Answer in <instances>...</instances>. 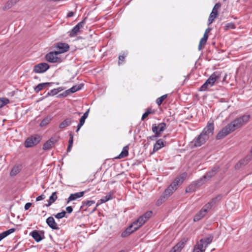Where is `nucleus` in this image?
Masks as SVG:
<instances>
[{
	"mask_svg": "<svg viewBox=\"0 0 252 252\" xmlns=\"http://www.w3.org/2000/svg\"><path fill=\"white\" fill-rule=\"evenodd\" d=\"M128 149L129 148L128 145L125 146L123 148L122 151L117 158L120 159L127 157L128 155Z\"/></svg>",
	"mask_w": 252,
	"mask_h": 252,
	"instance_id": "nucleus-26",
	"label": "nucleus"
},
{
	"mask_svg": "<svg viewBox=\"0 0 252 252\" xmlns=\"http://www.w3.org/2000/svg\"><path fill=\"white\" fill-rule=\"evenodd\" d=\"M86 18H84L81 22L76 25L70 31L68 32L70 37H74L76 35L86 23Z\"/></svg>",
	"mask_w": 252,
	"mask_h": 252,
	"instance_id": "nucleus-7",
	"label": "nucleus"
},
{
	"mask_svg": "<svg viewBox=\"0 0 252 252\" xmlns=\"http://www.w3.org/2000/svg\"><path fill=\"white\" fill-rule=\"evenodd\" d=\"M41 137L37 135H33L29 137L25 142L24 145L26 148H30L37 145L41 140Z\"/></svg>",
	"mask_w": 252,
	"mask_h": 252,
	"instance_id": "nucleus-5",
	"label": "nucleus"
},
{
	"mask_svg": "<svg viewBox=\"0 0 252 252\" xmlns=\"http://www.w3.org/2000/svg\"><path fill=\"white\" fill-rule=\"evenodd\" d=\"M143 224H144V221L142 220V218H138V219L131 223L130 226H131V228L135 231Z\"/></svg>",
	"mask_w": 252,
	"mask_h": 252,
	"instance_id": "nucleus-17",
	"label": "nucleus"
},
{
	"mask_svg": "<svg viewBox=\"0 0 252 252\" xmlns=\"http://www.w3.org/2000/svg\"><path fill=\"white\" fill-rule=\"evenodd\" d=\"M94 203L95 201L94 200H86L83 202V205L84 206H90L94 204Z\"/></svg>",
	"mask_w": 252,
	"mask_h": 252,
	"instance_id": "nucleus-45",
	"label": "nucleus"
},
{
	"mask_svg": "<svg viewBox=\"0 0 252 252\" xmlns=\"http://www.w3.org/2000/svg\"><path fill=\"white\" fill-rule=\"evenodd\" d=\"M222 198V195L219 194L217 195L216 197L212 199V200L209 202L205 205L207 208L209 209H211L213 206H214L216 204H217L219 201H220Z\"/></svg>",
	"mask_w": 252,
	"mask_h": 252,
	"instance_id": "nucleus-13",
	"label": "nucleus"
},
{
	"mask_svg": "<svg viewBox=\"0 0 252 252\" xmlns=\"http://www.w3.org/2000/svg\"><path fill=\"white\" fill-rule=\"evenodd\" d=\"M30 235L37 242H39L45 238L43 230L37 231L35 230L31 232Z\"/></svg>",
	"mask_w": 252,
	"mask_h": 252,
	"instance_id": "nucleus-10",
	"label": "nucleus"
},
{
	"mask_svg": "<svg viewBox=\"0 0 252 252\" xmlns=\"http://www.w3.org/2000/svg\"><path fill=\"white\" fill-rule=\"evenodd\" d=\"M208 38V35H206V34H204L203 37L200 39L198 45V50H201L204 46L206 44Z\"/></svg>",
	"mask_w": 252,
	"mask_h": 252,
	"instance_id": "nucleus-24",
	"label": "nucleus"
},
{
	"mask_svg": "<svg viewBox=\"0 0 252 252\" xmlns=\"http://www.w3.org/2000/svg\"><path fill=\"white\" fill-rule=\"evenodd\" d=\"M134 232V231L133 229L131 228V226L129 225L124 232H122L121 234V237L123 238L126 237Z\"/></svg>",
	"mask_w": 252,
	"mask_h": 252,
	"instance_id": "nucleus-27",
	"label": "nucleus"
},
{
	"mask_svg": "<svg viewBox=\"0 0 252 252\" xmlns=\"http://www.w3.org/2000/svg\"><path fill=\"white\" fill-rule=\"evenodd\" d=\"M170 196L167 194H165V191L163 192L162 195L160 197V198L157 201V205L158 206L160 205L163 202H164L167 198Z\"/></svg>",
	"mask_w": 252,
	"mask_h": 252,
	"instance_id": "nucleus-30",
	"label": "nucleus"
},
{
	"mask_svg": "<svg viewBox=\"0 0 252 252\" xmlns=\"http://www.w3.org/2000/svg\"><path fill=\"white\" fill-rule=\"evenodd\" d=\"M187 175L186 172H184L177 177L170 185L164 190L165 194L170 196L178 189L179 186L183 183Z\"/></svg>",
	"mask_w": 252,
	"mask_h": 252,
	"instance_id": "nucleus-3",
	"label": "nucleus"
},
{
	"mask_svg": "<svg viewBox=\"0 0 252 252\" xmlns=\"http://www.w3.org/2000/svg\"><path fill=\"white\" fill-rule=\"evenodd\" d=\"M56 47L59 50L57 51L59 54L66 52L69 49V46L65 43L59 42L57 44Z\"/></svg>",
	"mask_w": 252,
	"mask_h": 252,
	"instance_id": "nucleus-12",
	"label": "nucleus"
},
{
	"mask_svg": "<svg viewBox=\"0 0 252 252\" xmlns=\"http://www.w3.org/2000/svg\"><path fill=\"white\" fill-rule=\"evenodd\" d=\"M69 139L68 141V144H71L73 145V134L70 132L69 134Z\"/></svg>",
	"mask_w": 252,
	"mask_h": 252,
	"instance_id": "nucleus-51",
	"label": "nucleus"
},
{
	"mask_svg": "<svg viewBox=\"0 0 252 252\" xmlns=\"http://www.w3.org/2000/svg\"><path fill=\"white\" fill-rule=\"evenodd\" d=\"M221 76V73L220 71L214 72L211 76L208 78L210 81L212 82L214 84L215 82L219 80Z\"/></svg>",
	"mask_w": 252,
	"mask_h": 252,
	"instance_id": "nucleus-21",
	"label": "nucleus"
},
{
	"mask_svg": "<svg viewBox=\"0 0 252 252\" xmlns=\"http://www.w3.org/2000/svg\"><path fill=\"white\" fill-rule=\"evenodd\" d=\"M52 119V117L51 116H48L45 117L40 123V126L43 127L47 126L50 123Z\"/></svg>",
	"mask_w": 252,
	"mask_h": 252,
	"instance_id": "nucleus-29",
	"label": "nucleus"
},
{
	"mask_svg": "<svg viewBox=\"0 0 252 252\" xmlns=\"http://www.w3.org/2000/svg\"><path fill=\"white\" fill-rule=\"evenodd\" d=\"M71 94V92H70L69 89H68L67 90L65 91L63 93L59 94L57 97H66V96H67V95H69Z\"/></svg>",
	"mask_w": 252,
	"mask_h": 252,
	"instance_id": "nucleus-44",
	"label": "nucleus"
},
{
	"mask_svg": "<svg viewBox=\"0 0 252 252\" xmlns=\"http://www.w3.org/2000/svg\"><path fill=\"white\" fill-rule=\"evenodd\" d=\"M83 86V84H81L78 85H75L73 86L72 87H71L70 89H69L70 92L71 93H74L77 91L80 90Z\"/></svg>",
	"mask_w": 252,
	"mask_h": 252,
	"instance_id": "nucleus-36",
	"label": "nucleus"
},
{
	"mask_svg": "<svg viewBox=\"0 0 252 252\" xmlns=\"http://www.w3.org/2000/svg\"><path fill=\"white\" fill-rule=\"evenodd\" d=\"M72 145H71V144H68V147H67V152H69L70 151V150H71V149L72 148Z\"/></svg>",
	"mask_w": 252,
	"mask_h": 252,
	"instance_id": "nucleus-61",
	"label": "nucleus"
},
{
	"mask_svg": "<svg viewBox=\"0 0 252 252\" xmlns=\"http://www.w3.org/2000/svg\"><path fill=\"white\" fill-rule=\"evenodd\" d=\"M9 103V100L5 97L0 98V108Z\"/></svg>",
	"mask_w": 252,
	"mask_h": 252,
	"instance_id": "nucleus-37",
	"label": "nucleus"
},
{
	"mask_svg": "<svg viewBox=\"0 0 252 252\" xmlns=\"http://www.w3.org/2000/svg\"><path fill=\"white\" fill-rule=\"evenodd\" d=\"M32 204L31 203H27L24 207L25 210H28L30 207L32 206Z\"/></svg>",
	"mask_w": 252,
	"mask_h": 252,
	"instance_id": "nucleus-57",
	"label": "nucleus"
},
{
	"mask_svg": "<svg viewBox=\"0 0 252 252\" xmlns=\"http://www.w3.org/2000/svg\"><path fill=\"white\" fill-rule=\"evenodd\" d=\"M58 94L57 90L56 89H54L52 90H51L50 92H49L46 96L52 95L54 96Z\"/></svg>",
	"mask_w": 252,
	"mask_h": 252,
	"instance_id": "nucleus-50",
	"label": "nucleus"
},
{
	"mask_svg": "<svg viewBox=\"0 0 252 252\" xmlns=\"http://www.w3.org/2000/svg\"><path fill=\"white\" fill-rule=\"evenodd\" d=\"M197 189L196 185L193 182L191 183L186 189V192H192L195 191Z\"/></svg>",
	"mask_w": 252,
	"mask_h": 252,
	"instance_id": "nucleus-31",
	"label": "nucleus"
},
{
	"mask_svg": "<svg viewBox=\"0 0 252 252\" xmlns=\"http://www.w3.org/2000/svg\"><path fill=\"white\" fill-rule=\"evenodd\" d=\"M52 84H54V83L46 82V83H40L34 87V90L36 93H38L40 91L42 90L43 89L46 88L47 87L50 86Z\"/></svg>",
	"mask_w": 252,
	"mask_h": 252,
	"instance_id": "nucleus-18",
	"label": "nucleus"
},
{
	"mask_svg": "<svg viewBox=\"0 0 252 252\" xmlns=\"http://www.w3.org/2000/svg\"><path fill=\"white\" fill-rule=\"evenodd\" d=\"M167 96V94H164V95H162L161 96L158 97L157 100H156V103L158 105V106H160L162 102L164 100V99L165 98H166Z\"/></svg>",
	"mask_w": 252,
	"mask_h": 252,
	"instance_id": "nucleus-39",
	"label": "nucleus"
},
{
	"mask_svg": "<svg viewBox=\"0 0 252 252\" xmlns=\"http://www.w3.org/2000/svg\"><path fill=\"white\" fill-rule=\"evenodd\" d=\"M46 222L51 228L55 230L59 229V227H58L57 223L55 222L53 217H48L46 219Z\"/></svg>",
	"mask_w": 252,
	"mask_h": 252,
	"instance_id": "nucleus-16",
	"label": "nucleus"
},
{
	"mask_svg": "<svg viewBox=\"0 0 252 252\" xmlns=\"http://www.w3.org/2000/svg\"><path fill=\"white\" fill-rule=\"evenodd\" d=\"M19 1V0H9L5 3V4L3 7V9L7 10V9L10 8L11 7H12V6H13L15 4H16Z\"/></svg>",
	"mask_w": 252,
	"mask_h": 252,
	"instance_id": "nucleus-28",
	"label": "nucleus"
},
{
	"mask_svg": "<svg viewBox=\"0 0 252 252\" xmlns=\"http://www.w3.org/2000/svg\"><path fill=\"white\" fill-rule=\"evenodd\" d=\"M113 198V194L109 193L106 195V196L102 197L99 202L96 204V207H97L99 204L106 202L107 201L111 200Z\"/></svg>",
	"mask_w": 252,
	"mask_h": 252,
	"instance_id": "nucleus-23",
	"label": "nucleus"
},
{
	"mask_svg": "<svg viewBox=\"0 0 252 252\" xmlns=\"http://www.w3.org/2000/svg\"><path fill=\"white\" fill-rule=\"evenodd\" d=\"M66 212L64 211L59 213L55 215V217L58 219H62L65 217Z\"/></svg>",
	"mask_w": 252,
	"mask_h": 252,
	"instance_id": "nucleus-43",
	"label": "nucleus"
},
{
	"mask_svg": "<svg viewBox=\"0 0 252 252\" xmlns=\"http://www.w3.org/2000/svg\"><path fill=\"white\" fill-rule=\"evenodd\" d=\"M45 198V195L44 194H41V195L38 196V197H36V201H39L40 200H42L44 199Z\"/></svg>",
	"mask_w": 252,
	"mask_h": 252,
	"instance_id": "nucleus-54",
	"label": "nucleus"
},
{
	"mask_svg": "<svg viewBox=\"0 0 252 252\" xmlns=\"http://www.w3.org/2000/svg\"><path fill=\"white\" fill-rule=\"evenodd\" d=\"M193 182L196 185V187L197 188V189L204 184V181L202 178H200L199 179Z\"/></svg>",
	"mask_w": 252,
	"mask_h": 252,
	"instance_id": "nucleus-40",
	"label": "nucleus"
},
{
	"mask_svg": "<svg viewBox=\"0 0 252 252\" xmlns=\"http://www.w3.org/2000/svg\"><path fill=\"white\" fill-rule=\"evenodd\" d=\"M166 124L165 123H161L158 125L156 124H153L152 126V130L153 133L159 136L161 133L165 129Z\"/></svg>",
	"mask_w": 252,
	"mask_h": 252,
	"instance_id": "nucleus-6",
	"label": "nucleus"
},
{
	"mask_svg": "<svg viewBox=\"0 0 252 252\" xmlns=\"http://www.w3.org/2000/svg\"><path fill=\"white\" fill-rule=\"evenodd\" d=\"M213 236L209 235L208 237L201 239L194 246L192 252H205L208 245L213 239Z\"/></svg>",
	"mask_w": 252,
	"mask_h": 252,
	"instance_id": "nucleus-4",
	"label": "nucleus"
},
{
	"mask_svg": "<svg viewBox=\"0 0 252 252\" xmlns=\"http://www.w3.org/2000/svg\"><path fill=\"white\" fill-rule=\"evenodd\" d=\"M155 113V111L152 110L151 108H148L147 111L143 114L141 120L143 121L146 118H147L150 114Z\"/></svg>",
	"mask_w": 252,
	"mask_h": 252,
	"instance_id": "nucleus-34",
	"label": "nucleus"
},
{
	"mask_svg": "<svg viewBox=\"0 0 252 252\" xmlns=\"http://www.w3.org/2000/svg\"><path fill=\"white\" fill-rule=\"evenodd\" d=\"M85 191H81L75 193L71 194L69 197L67 198V203L70 201L75 200L77 198H80L84 195Z\"/></svg>",
	"mask_w": 252,
	"mask_h": 252,
	"instance_id": "nucleus-19",
	"label": "nucleus"
},
{
	"mask_svg": "<svg viewBox=\"0 0 252 252\" xmlns=\"http://www.w3.org/2000/svg\"><path fill=\"white\" fill-rule=\"evenodd\" d=\"M252 159L251 156H247L245 157L243 159L241 160L239 163L236 165V166H238V164H240L241 165H246Z\"/></svg>",
	"mask_w": 252,
	"mask_h": 252,
	"instance_id": "nucleus-35",
	"label": "nucleus"
},
{
	"mask_svg": "<svg viewBox=\"0 0 252 252\" xmlns=\"http://www.w3.org/2000/svg\"><path fill=\"white\" fill-rule=\"evenodd\" d=\"M58 198L57 195V192H54L52 195L49 197V199L48 200V203L45 204L46 207L50 206L52 203H54Z\"/></svg>",
	"mask_w": 252,
	"mask_h": 252,
	"instance_id": "nucleus-25",
	"label": "nucleus"
},
{
	"mask_svg": "<svg viewBox=\"0 0 252 252\" xmlns=\"http://www.w3.org/2000/svg\"><path fill=\"white\" fill-rule=\"evenodd\" d=\"M152 214V212L151 211H147L139 218H142V220L144 221L145 223V222L151 217Z\"/></svg>",
	"mask_w": 252,
	"mask_h": 252,
	"instance_id": "nucleus-33",
	"label": "nucleus"
},
{
	"mask_svg": "<svg viewBox=\"0 0 252 252\" xmlns=\"http://www.w3.org/2000/svg\"><path fill=\"white\" fill-rule=\"evenodd\" d=\"M66 210L68 213L70 214L73 211V209L71 206H68L66 208Z\"/></svg>",
	"mask_w": 252,
	"mask_h": 252,
	"instance_id": "nucleus-56",
	"label": "nucleus"
},
{
	"mask_svg": "<svg viewBox=\"0 0 252 252\" xmlns=\"http://www.w3.org/2000/svg\"><path fill=\"white\" fill-rule=\"evenodd\" d=\"M126 54H123L122 55H120L119 57V62H118V64L120 65L121 64H122L125 61V59L126 58Z\"/></svg>",
	"mask_w": 252,
	"mask_h": 252,
	"instance_id": "nucleus-46",
	"label": "nucleus"
},
{
	"mask_svg": "<svg viewBox=\"0 0 252 252\" xmlns=\"http://www.w3.org/2000/svg\"><path fill=\"white\" fill-rule=\"evenodd\" d=\"M59 54L57 51L51 52L48 53L46 56L45 59L48 62L55 63L58 62V61L60 59L57 55Z\"/></svg>",
	"mask_w": 252,
	"mask_h": 252,
	"instance_id": "nucleus-11",
	"label": "nucleus"
},
{
	"mask_svg": "<svg viewBox=\"0 0 252 252\" xmlns=\"http://www.w3.org/2000/svg\"><path fill=\"white\" fill-rule=\"evenodd\" d=\"M86 119L84 118V117H81V118L79 120V123H78V125H80V126H83V125L85 123V120Z\"/></svg>",
	"mask_w": 252,
	"mask_h": 252,
	"instance_id": "nucleus-53",
	"label": "nucleus"
},
{
	"mask_svg": "<svg viewBox=\"0 0 252 252\" xmlns=\"http://www.w3.org/2000/svg\"><path fill=\"white\" fill-rule=\"evenodd\" d=\"M211 29L208 28H207L205 32V33L204 34H206V35H208V33L209 32L211 31Z\"/></svg>",
	"mask_w": 252,
	"mask_h": 252,
	"instance_id": "nucleus-62",
	"label": "nucleus"
},
{
	"mask_svg": "<svg viewBox=\"0 0 252 252\" xmlns=\"http://www.w3.org/2000/svg\"><path fill=\"white\" fill-rule=\"evenodd\" d=\"M219 166H214L212 169V170L207 172L206 173V174L203 176V178L204 179H208L211 178L212 177H214L217 174V173L219 171Z\"/></svg>",
	"mask_w": 252,
	"mask_h": 252,
	"instance_id": "nucleus-14",
	"label": "nucleus"
},
{
	"mask_svg": "<svg viewBox=\"0 0 252 252\" xmlns=\"http://www.w3.org/2000/svg\"><path fill=\"white\" fill-rule=\"evenodd\" d=\"M173 252H180L181 250L176 245L171 250Z\"/></svg>",
	"mask_w": 252,
	"mask_h": 252,
	"instance_id": "nucleus-55",
	"label": "nucleus"
},
{
	"mask_svg": "<svg viewBox=\"0 0 252 252\" xmlns=\"http://www.w3.org/2000/svg\"><path fill=\"white\" fill-rule=\"evenodd\" d=\"M82 126H80L79 125H77V129L76 130V132H78L79 130V129H80V128L82 127Z\"/></svg>",
	"mask_w": 252,
	"mask_h": 252,
	"instance_id": "nucleus-64",
	"label": "nucleus"
},
{
	"mask_svg": "<svg viewBox=\"0 0 252 252\" xmlns=\"http://www.w3.org/2000/svg\"><path fill=\"white\" fill-rule=\"evenodd\" d=\"M250 118V116L247 115H243L242 117L235 119L221 129L217 134L216 137V139L219 140L224 138L236 129L241 127L243 125L246 124L249 121Z\"/></svg>",
	"mask_w": 252,
	"mask_h": 252,
	"instance_id": "nucleus-1",
	"label": "nucleus"
},
{
	"mask_svg": "<svg viewBox=\"0 0 252 252\" xmlns=\"http://www.w3.org/2000/svg\"><path fill=\"white\" fill-rule=\"evenodd\" d=\"M165 145L163 141L161 139L158 140L154 145L153 152L154 153L157 152L161 148L164 147Z\"/></svg>",
	"mask_w": 252,
	"mask_h": 252,
	"instance_id": "nucleus-20",
	"label": "nucleus"
},
{
	"mask_svg": "<svg viewBox=\"0 0 252 252\" xmlns=\"http://www.w3.org/2000/svg\"><path fill=\"white\" fill-rule=\"evenodd\" d=\"M187 242V240L186 239H183L179 243H178L176 245L179 248V249L181 251V250L184 247L185 244Z\"/></svg>",
	"mask_w": 252,
	"mask_h": 252,
	"instance_id": "nucleus-41",
	"label": "nucleus"
},
{
	"mask_svg": "<svg viewBox=\"0 0 252 252\" xmlns=\"http://www.w3.org/2000/svg\"><path fill=\"white\" fill-rule=\"evenodd\" d=\"M221 7V4L220 2L217 3L213 8L211 13L210 14L208 22L209 25L214 21V19L217 17L218 15V10Z\"/></svg>",
	"mask_w": 252,
	"mask_h": 252,
	"instance_id": "nucleus-9",
	"label": "nucleus"
},
{
	"mask_svg": "<svg viewBox=\"0 0 252 252\" xmlns=\"http://www.w3.org/2000/svg\"><path fill=\"white\" fill-rule=\"evenodd\" d=\"M15 228H11L9 230H7L5 231H4L3 232H2L1 233L2 234V235L4 236V237H6V236H7L8 235H9V234L13 233L14 232H15Z\"/></svg>",
	"mask_w": 252,
	"mask_h": 252,
	"instance_id": "nucleus-42",
	"label": "nucleus"
},
{
	"mask_svg": "<svg viewBox=\"0 0 252 252\" xmlns=\"http://www.w3.org/2000/svg\"><path fill=\"white\" fill-rule=\"evenodd\" d=\"M21 170V166H14L10 172V175L11 176H14L16 175L18 173L20 172Z\"/></svg>",
	"mask_w": 252,
	"mask_h": 252,
	"instance_id": "nucleus-32",
	"label": "nucleus"
},
{
	"mask_svg": "<svg viewBox=\"0 0 252 252\" xmlns=\"http://www.w3.org/2000/svg\"><path fill=\"white\" fill-rule=\"evenodd\" d=\"M89 109H88L84 114L82 116V117H84L86 119H87V118L88 117V115H89Z\"/></svg>",
	"mask_w": 252,
	"mask_h": 252,
	"instance_id": "nucleus-59",
	"label": "nucleus"
},
{
	"mask_svg": "<svg viewBox=\"0 0 252 252\" xmlns=\"http://www.w3.org/2000/svg\"><path fill=\"white\" fill-rule=\"evenodd\" d=\"M74 14V13L72 11H70L69 12L67 15V17H72Z\"/></svg>",
	"mask_w": 252,
	"mask_h": 252,
	"instance_id": "nucleus-60",
	"label": "nucleus"
},
{
	"mask_svg": "<svg viewBox=\"0 0 252 252\" xmlns=\"http://www.w3.org/2000/svg\"><path fill=\"white\" fill-rule=\"evenodd\" d=\"M56 89L57 90V93H58L61 92L62 91H63V88L62 87H59Z\"/></svg>",
	"mask_w": 252,
	"mask_h": 252,
	"instance_id": "nucleus-63",
	"label": "nucleus"
},
{
	"mask_svg": "<svg viewBox=\"0 0 252 252\" xmlns=\"http://www.w3.org/2000/svg\"><path fill=\"white\" fill-rule=\"evenodd\" d=\"M235 28H236L235 25L233 23H227L225 26V30H227L229 29H234Z\"/></svg>",
	"mask_w": 252,
	"mask_h": 252,
	"instance_id": "nucleus-49",
	"label": "nucleus"
},
{
	"mask_svg": "<svg viewBox=\"0 0 252 252\" xmlns=\"http://www.w3.org/2000/svg\"><path fill=\"white\" fill-rule=\"evenodd\" d=\"M214 125L213 122H208L207 126L201 133L192 141L194 147H199L204 144L210 136L213 134Z\"/></svg>",
	"mask_w": 252,
	"mask_h": 252,
	"instance_id": "nucleus-2",
	"label": "nucleus"
},
{
	"mask_svg": "<svg viewBox=\"0 0 252 252\" xmlns=\"http://www.w3.org/2000/svg\"><path fill=\"white\" fill-rule=\"evenodd\" d=\"M59 136H54L51 137L49 140L52 142V144L54 145L59 140Z\"/></svg>",
	"mask_w": 252,
	"mask_h": 252,
	"instance_id": "nucleus-48",
	"label": "nucleus"
},
{
	"mask_svg": "<svg viewBox=\"0 0 252 252\" xmlns=\"http://www.w3.org/2000/svg\"><path fill=\"white\" fill-rule=\"evenodd\" d=\"M53 145L52 142L48 140L44 144L42 149L44 150H47L51 149Z\"/></svg>",
	"mask_w": 252,
	"mask_h": 252,
	"instance_id": "nucleus-38",
	"label": "nucleus"
},
{
	"mask_svg": "<svg viewBox=\"0 0 252 252\" xmlns=\"http://www.w3.org/2000/svg\"><path fill=\"white\" fill-rule=\"evenodd\" d=\"M208 210L209 209L207 208L206 205H205L204 207L200 210L198 213L195 216L194 221H198L201 218H203L205 216Z\"/></svg>",
	"mask_w": 252,
	"mask_h": 252,
	"instance_id": "nucleus-15",
	"label": "nucleus"
},
{
	"mask_svg": "<svg viewBox=\"0 0 252 252\" xmlns=\"http://www.w3.org/2000/svg\"><path fill=\"white\" fill-rule=\"evenodd\" d=\"M72 122L73 120L71 118H66L59 125V127L61 129H64L65 127L71 125Z\"/></svg>",
	"mask_w": 252,
	"mask_h": 252,
	"instance_id": "nucleus-22",
	"label": "nucleus"
},
{
	"mask_svg": "<svg viewBox=\"0 0 252 252\" xmlns=\"http://www.w3.org/2000/svg\"><path fill=\"white\" fill-rule=\"evenodd\" d=\"M160 136L158 135H157L156 134H155L154 135H152V136H150L149 137H148L147 138L148 139H150L151 140H153V141H154L156 139V138L158 137H159Z\"/></svg>",
	"mask_w": 252,
	"mask_h": 252,
	"instance_id": "nucleus-52",
	"label": "nucleus"
},
{
	"mask_svg": "<svg viewBox=\"0 0 252 252\" xmlns=\"http://www.w3.org/2000/svg\"><path fill=\"white\" fill-rule=\"evenodd\" d=\"M206 82L207 83V85H208L210 87L214 85V84L212 83V82L210 81V80H209L208 79L206 81Z\"/></svg>",
	"mask_w": 252,
	"mask_h": 252,
	"instance_id": "nucleus-58",
	"label": "nucleus"
},
{
	"mask_svg": "<svg viewBox=\"0 0 252 252\" xmlns=\"http://www.w3.org/2000/svg\"><path fill=\"white\" fill-rule=\"evenodd\" d=\"M50 67L49 65L46 63H41L34 66L33 71L37 73H42L47 71Z\"/></svg>",
	"mask_w": 252,
	"mask_h": 252,
	"instance_id": "nucleus-8",
	"label": "nucleus"
},
{
	"mask_svg": "<svg viewBox=\"0 0 252 252\" xmlns=\"http://www.w3.org/2000/svg\"><path fill=\"white\" fill-rule=\"evenodd\" d=\"M210 87L208 85H207V83L205 82L200 88L199 91H206L208 88Z\"/></svg>",
	"mask_w": 252,
	"mask_h": 252,
	"instance_id": "nucleus-47",
	"label": "nucleus"
}]
</instances>
